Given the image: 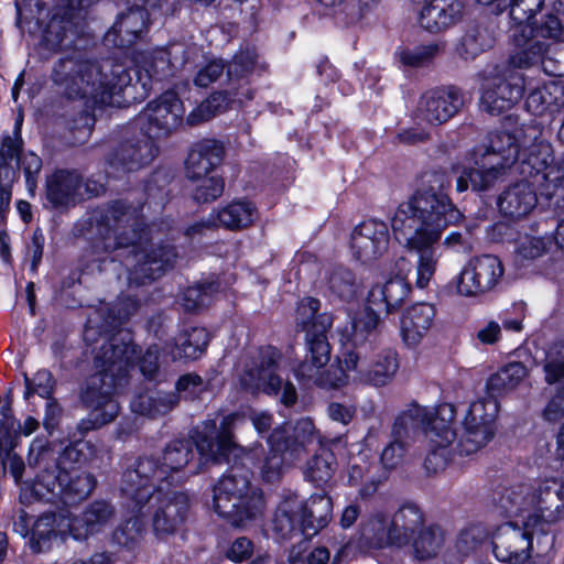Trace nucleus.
Segmentation results:
<instances>
[{"instance_id": "79ce46f5", "label": "nucleus", "mask_w": 564, "mask_h": 564, "mask_svg": "<svg viewBox=\"0 0 564 564\" xmlns=\"http://www.w3.org/2000/svg\"><path fill=\"white\" fill-rule=\"evenodd\" d=\"M283 431L274 430L269 436V453L261 462L259 469L265 481H274L282 474L284 465L292 462L290 452H286L281 444Z\"/></svg>"}, {"instance_id": "423d86ee", "label": "nucleus", "mask_w": 564, "mask_h": 564, "mask_svg": "<svg viewBox=\"0 0 564 564\" xmlns=\"http://www.w3.org/2000/svg\"><path fill=\"white\" fill-rule=\"evenodd\" d=\"M93 219L106 250L132 247L131 257L135 264L129 274L130 283L140 285L153 281L172 265L175 252L166 246L154 249L149 239L152 229L140 228L142 224L137 209L117 202L105 215L94 214Z\"/></svg>"}, {"instance_id": "f8f14e48", "label": "nucleus", "mask_w": 564, "mask_h": 564, "mask_svg": "<svg viewBox=\"0 0 564 564\" xmlns=\"http://www.w3.org/2000/svg\"><path fill=\"white\" fill-rule=\"evenodd\" d=\"M215 512L235 527H247L260 519L264 501L262 492L252 487L248 474L232 467L214 487Z\"/></svg>"}, {"instance_id": "cd10ccee", "label": "nucleus", "mask_w": 564, "mask_h": 564, "mask_svg": "<svg viewBox=\"0 0 564 564\" xmlns=\"http://www.w3.org/2000/svg\"><path fill=\"white\" fill-rule=\"evenodd\" d=\"M462 106L463 97L457 88L433 89L420 98L416 117L431 124H441L454 117Z\"/></svg>"}, {"instance_id": "1a4fd4ad", "label": "nucleus", "mask_w": 564, "mask_h": 564, "mask_svg": "<svg viewBox=\"0 0 564 564\" xmlns=\"http://www.w3.org/2000/svg\"><path fill=\"white\" fill-rule=\"evenodd\" d=\"M184 115L183 101L174 90H166L149 101L135 118V126L148 139L124 144L111 165L118 170L132 172L151 163L156 155L152 140L173 133L182 124Z\"/></svg>"}, {"instance_id": "774afa93", "label": "nucleus", "mask_w": 564, "mask_h": 564, "mask_svg": "<svg viewBox=\"0 0 564 564\" xmlns=\"http://www.w3.org/2000/svg\"><path fill=\"white\" fill-rule=\"evenodd\" d=\"M478 340L484 345H492L501 338V325L496 321H488L477 332Z\"/></svg>"}, {"instance_id": "603ef678", "label": "nucleus", "mask_w": 564, "mask_h": 564, "mask_svg": "<svg viewBox=\"0 0 564 564\" xmlns=\"http://www.w3.org/2000/svg\"><path fill=\"white\" fill-rule=\"evenodd\" d=\"M224 290L225 288H221L218 281L188 288L183 294V305L187 311H194L200 306L207 305L209 303V296L213 293Z\"/></svg>"}, {"instance_id": "20e7f679", "label": "nucleus", "mask_w": 564, "mask_h": 564, "mask_svg": "<svg viewBox=\"0 0 564 564\" xmlns=\"http://www.w3.org/2000/svg\"><path fill=\"white\" fill-rule=\"evenodd\" d=\"M154 469L153 462L138 460L123 473L121 491L128 519L115 533L118 543L133 541L150 520L154 534L164 539L174 534L185 519L187 496L166 486L148 484L149 473Z\"/></svg>"}, {"instance_id": "393cba45", "label": "nucleus", "mask_w": 564, "mask_h": 564, "mask_svg": "<svg viewBox=\"0 0 564 564\" xmlns=\"http://www.w3.org/2000/svg\"><path fill=\"white\" fill-rule=\"evenodd\" d=\"M194 457L193 443L189 440H175L171 442L160 458L142 457L139 460L153 462L155 469L149 473L148 484L169 487L180 481V475Z\"/></svg>"}, {"instance_id": "9d476101", "label": "nucleus", "mask_w": 564, "mask_h": 564, "mask_svg": "<svg viewBox=\"0 0 564 564\" xmlns=\"http://www.w3.org/2000/svg\"><path fill=\"white\" fill-rule=\"evenodd\" d=\"M453 420L454 409L449 404H443L437 410L410 404L395 417L392 437L403 441L422 431L427 443L424 467L429 473H437L451 459V446L455 438L451 427Z\"/></svg>"}, {"instance_id": "6ab92c4d", "label": "nucleus", "mask_w": 564, "mask_h": 564, "mask_svg": "<svg viewBox=\"0 0 564 564\" xmlns=\"http://www.w3.org/2000/svg\"><path fill=\"white\" fill-rule=\"evenodd\" d=\"M344 362L352 370L354 381L373 387L389 384L399 370V358L391 348H359L347 350Z\"/></svg>"}, {"instance_id": "ddd939ff", "label": "nucleus", "mask_w": 564, "mask_h": 564, "mask_svg": "<svg viewBox=\"0 0 564 564\" xmlns=\"http://www.w3.org/2000/svg\"><path fill=\"white\" fill-rule=\"evenodd\" d=\"M332 510V500L326 495H313L306 501L296 495L288 496L275 509L272 531L278 539L315 535L328 523Z\"/></svg>"}, {"instance_id": "ea45409f", "label": "nucleus", "mask_w": 564, "mask_h": 564, "mask_svg": "<svg viewBox=\"0 0 564 564\" xmlns=\"http://www.w3.org/2000/svg\"><path fill=\"white\" fill-rule=\"evenodd\" d=\"M375 310L377 307L369 305L359 311L354 316L350 326L345 329L343 336L355 349L373 347L371 344L367 345V341L376 335L379 325V316Z\"/></svg>"}, {"instance_id": "7c9ffc66", "label": "nucleus", "mask_w": 564, "mask_h": 564, "mask_svg": "<svg viewBox=\"0 0 564 564\" xmlns=\"http://www.w3.org/2000/svg\"><path fill=\"white\" fill-rule=\"evenodd\" d=\"M421 25L437 32L458 22L463 15L464 4L460 0H417Z\"/></svg>"}, {"instance_id": "7ed1b4c3", "label": "nucleus", "mask_w": 564, "mask_h": 564, "mask_svg": "<svg viewBox=\"0 0 564 564\" xmlns=\"http://www.w3.org/2000/svg\"><path fill=\"white\" fill-rule=\"evenodd\" d=\"M462 216L447 195L432 191L417 192L398 206L391 228L395 240L416 253L414 285L417 289H426L436 273L440 254L435 245L442 232Z\"/></svg>"}, {"instance_id": "c756f323", "label": "nucleus", "mask_w": 564, "mask_h": 564, "mask_svg": "<svg viewBox=\"0 0 564 564\" xmlns=\"http://www.w3.org/2000/svg\"><path fill=\"white\" fill-rule=\"evenodd\" d=\"M434 316V306L429 303H416L402 313L400 336L408 348H415L422 343L433 324Z\"/></svg>"}, {"instance_id": "c03bdc74", "label": "nucleus", "mask_w": 564, "mask_h": 564, "mask_svg": "<svg viewBox=\"0 0 564 564\" xmlns=\"http://www.w3.org/2000/svg\"><path fill=\"white\" fill-rule=\"evenodd\" d=\"M3 422L0 423V463L8 466L11 475L19 482L24 470L23 460L17 456L12 451L14 447V440L11 434L13 429V421L10 416V409L2 408Z\"/></svg>"}, {"instance_id": "bf43d9fd", "label": "nucleus", "mask_w": 564, "mask_h": 564, "mask_svg": "<svg viewBox=\"0 0 564 564\" xmlns=\"http://www.w3.org/2000/svg\"><path fill=\"white\" fill-rule=\"evenodd\" d=\"M175 389L178 394V397H176L177 400L180 398L195 399L207 391L208 382L196 373H186L176 381Z\"/></svg>"}, {"instance_id": "0e129e2a", "label": "nucleus", "mask_w": 564, "mask_h": 564, "mask_svg": "<svg viewBox=\"0 0 564 564\" xmlns=\"http://www.w3.org/2000/svg\"><path fill=\"white\" fill-rule=\"evenodd\" d=\"M160 349L156 345L150 346L140 359V370L143 376L153 378L159 369Z\"/></svg>"}, {"instance_id": "338daca9", "label": "nucleus", "mask_w": 564, "mask_h": 564, "mask_svg": "<svg viewBox=\"0 0 564 564\" xmlns=\"http://www.w3.org/2000/svg\"><path fill=\"white\" fill-rule=\"evenodd\" d=\"M252 543L247 538H238L227 551V557L232 562H242L252 554Z\"/></svg>"}, {"instance_id": "4be33fe9", "label": "nucleus", "mask_w": 564, "mask_h": 564, "mask_svg": "<svg viewBox=\"0 0 564 564\" xmlns=\"http://www.w3.org/2000/svg\"><path fill=\"white\" fill-rule=\"evenodd\" d=\"M499 408L498 399L490 394L470 404L464 420V432L457 445L460 454H474L492 440Z\"/></svg>"}, {"instance_id": "4d7b16f0", "label": "nucleus", "mask_w": 564, "mask_h": 564, "mask_svg": "<svg viewBox=\"0 0 564 564\" xmlns=\"http://www.w3.org/2000/svg\"><path fill=\"white\" fill-rule=\"evenodd\" d=\"M553 240L550 237L524 235L517 240L516 251L523 259H534L550 249Z\"/></svg>"}, {"instance_id": "a878e982", "label": "nucleus", "mask_w": 564, "mask_h": 564, "mask_svg": "<svg viewBox=\"0 0 564 564\" xmlns=\"http://www.w3.org/2000/svg\"><path fill=\"white\" fill-rule=\"evenodd\" d=\"M142 7L134 3L121 12L105 35V43L116 47H128L141 37L149 21L148 10L158 7L156 0H142Z\"/></svg>"}, {"instance_id": "13d9d810", "label": "nucleus", "mask_w": 564, "mask_h": 564, "mask_svg": "<svg viewBox=\"0 0 564 564\" xmlns=\"http://www.w3.org/2000/svg\"><path fill=\"white\" fill-rule=\"evenodd\" d=\"M437 52V44H427L414 47L412 50H402L398 53V56L403 65L420 67L432 61Z\"/></svg>"}, {"instance_id": "2eb2a0df", "label": "nucleus", "mask_w": 564, "mask_h": 564, "mask_svg": "<svg viewBox=\"0 0 564 564\" xmlns=\"http://www.w3.org/2000/svg\"><path fill=\"white\" fill-rule=\"evenodd\" d=\"M23 116L18 115L13 130L4 132L0 141V220L11 200V184L18 177V170L22 167L26 188L31 195L36 188V176L42 169L41 159L33 152H23L21 129Z\"/></svg>"}, {"instance_id": "6e6552de", "label": "nucleus", "mask_w": 564, "mask_h": 564, "mask_svg": "<svg viewBox=\"0 0 564 564\" xmlns=\"http://www.w3.org/2000/svg\"><path fill=\"white\" fill-rule=\"evenodd\" d=\"M135 348L128 333H118L105 340L95 356V367L99 373L91 379L83 398L90 406V413L80 423L84 431L101 427L111 422L119 412L118 402L110 395V389L121 386L122 379L132 367Z\"/></svg>"}, {"instance_id": "a18cd8bd", "label": "nucleus", "mask_w": 564, "mask_h": 564, "mask_svg": "<svg viewBox=\"0 0 564 564\" xmlns=\"http://www.w3.org/2000/svg\"><path fill=\"white\" fill-rule=\"evenodd\" d=\"M325 288L340 299H351L357 291L355 275L348 269L334 267L328 269L323 278Z\"/></svg>"}, {"instance_id": "0eeeda50", "label": "nucleus", "mask_w": 564, "mask_h": 564, "mask_svg": "<svg viewBox=\"0 0 564 564\" xmlns=\"http://www.w3.org/2000/svg\"><path fill=\"white\" fill-rule=\"evenodd\" d=\"M52 80L68 99H83L86 104L121 106V97L132 87V76L122 64L99 65L73 57L59 59Z\"/></svg>"}, {"instance_id": "a19ab883", "label": "nucleus", "mask_w": 564, "mask_h": 564, "mask_svg": "<svg viewBox=\"0 0 564 564\" xmlns=\"http://www.w3.org/2000/svg\"><path fill=\"white\" fill-rule=\"evenodd\" d=\"M80 176L75 172L58 171L47 181V198L54 206H66L79 195Z\"/></svg>"}, {"instance_id": "4c0bfd02", "label": "nucleus", "mask_w": 564, "mask_h": 564, "mask_svg": "<svg viewBox=\"0 0 564 564\" xmlns=\"http://www.w3.org/2000/svg\"><path fill=\"white\" fill-rule=\"evenodd\" d=\"M275 430L283 431L281 444L290 452L291 458H296L307 445L321 442L318 432L307 417L299 420L294 426L284 424Z\"/></svg>"}, {"instance_id": "5fc2aeb1", "label": "nucleus", "mask_w": 564, "mask_h": 564, "mask_svg": "<svg viewBox=\"0 0 564 564\" xmlns=\"http://www.w3.org/2000/svg\"><path fill=\"white\" fill-rule=\"evenodd\" d=\"M196 185L193 189V197L196 202L208 203L217 199L224 192V181L216 174L203 176L200 180H193Z\"/></svg>"}, {"instance_id": "6e6d98bb", "label": "nucleus", "mask_w": 564, "mask_h": 564, "mask_svg": "<svg viewBox=\"0 0 564 564\" xmlns=\"http://www.w3.org/2000/svg\"><path fill=\"white\" fill-rule=\"evenodd\" d=\"M322 378L318 379V386L322 388H339L354 381L352 370H349L344 362V356L337 362L330 365L327 370H322Z\"/></svg>"}, {"instance_id": "c9c22d12", "label": "nucleus", "mask_w": 564, "mask_h": 564, "mask_svg": "<svg viewBox=\"0 0 564 564\" xmlns=\"http://www.w3.org/2000/svg\"><path fill=\"white\" fill-rule=\"evenodd\" d=\"M257 216L252 203L243 199L232 200L217 212L210 214L207 225L221 226L229 230H239L252 225Z\"/></svg>"}, {"instance_id": "052dcab7", "label": "nucleus", "mask_w": 564, "mask_h": 564, "mask_svg": "<svg viewBox=\"0 0 564 564\" xmlns=\"http://www.w3.org/2000/svg\"><path fill=\"white\" fill-rule=\"evenodd\" d=\"M53 379L47 370H39L32 379L25 377V398L37 394L41 398L48 399L53 392Z\"/></svg>"}, {"instance_id": "f704fd0d", "label": "nucleus", "mask_w": 564, "mask_h": 564, "mask_svg": "<svg viewBox=\"0 0 564 564\" xmlns=\"http://www.w3.org/2000/svg\"><path fill=\"white\" fill-rule=\"evenodd\" d=\"M252 98V93L248 87L241 86L237 91H218L210 95L199 106L192 110L186 120L188 124L194 126L207 121L215 115L226 110L230 104H241L243 100Z\"/></svg>"}, {"instance_id": "f03ea898", "label": "nucleus", "mask_w": 564, "mask_h": 564, "mask_svg": "<svg viewBox=\"0 0 564 564\" xmlns=\"http://www.w3.org/2000/svg\"><path fill=\"white\" fill-rule=\"evenodd\" d=\"M533 126L517 127L512 132L501 131L491 135L489 145L479 149L475 167L464 171L457 178L456 188L464 192L470 185L474 191H486L502 175L505 169L519 164L525 176L541 177L547 193L564 184V154L557 162L552 145L540 138Z\"/></svg>"}, {"instance_id": "5701e85b", "label": "nucleus", "mask_w": 564, "mask_h": 564, "mask_svg": "<svg viewBox=\"0 0 564 564\" xmlns=\"http://www.w3.org/2000/svg\"><path fill=\"white\" fill-rule=\"evenodd\" d=\"M96 0H63L54 8V13L42 30V45L48 51H57L73 43L77 20Z\"/></svg>"}, {"instance_id": "8fccbe9b", "label": "nucleus", "mask_w": 564, "mask_h": 564, "mask_svg": "<svg viewBox=\"0 0 564 564\" xmlns=\"http://www.w3.org/2000/svg\"><path fill=\"white\" fill-rule=\"evenodd\" d=\"M318 310L319 301L313 297H305L299 304L296 321L302 329L306 333V340L308 337V330L317 333L318 326L322 322L326 324V329L330 326L329 317L325 315H318Z\"/></svg>"}, {"instance_id": "864d4df0", "label": "nucleus", "mask_w": 564, "mask_h": 564, "mask_svg": "<svg viewBox=\"0 0 564 564\" xmlns=\"http://www.w3.org/2000/svg\"><path fill=\"white\" fill-rule=\"evenodd\" d=\"M442 542L443 535L437 528L421 530L413 541L415 556L423 560L434 555Z\"/></svg>"}, {"instance_id": "4468645a", "label": "nucleus", "mask_w": 564, "mask_h": 564, "mask_svg": "<svg viewBox=\"0 0 564 564\" xmlns=\"http://www.w3.org/2000/svg\"><path fill=\"white\" fill-rule=\"evenodd\" d=\"M95 488V478L87 473L68 471L57 466L54 470H44L34 481L20 486V500L28 505L46 501L72 506L85 499Z\"/></svg>"}, {"instance_id": "09e8293b", "label": "nucleus", "mask_w": 564, "mask_h": 564, "mask_svg": "<svg viewBox=\"0 0 564 564\" xmlns=\"http://www.w3.org/2000/svg\"><path fill=\"white\" fill-rule=\"evenodd\" d=\"M264 64L260 61L254 48L247 47L240 50L227 66L228 78L240 80L258 69H262Z\"/></svg>"}, {"instance_id": "680f3d73", "label": "nucleus", "mask_w": 564, "mask_h": 564, "mask_svg": "<svg viewBox=\"0 0 564 564\" xmlns=\"http://www.w3.org/2000/svg\"><path fill=\"white\" fill-rule=\"evenodd\" d=\"M405 451L404 442L393 438L382 451L381 464L386 469L397 468L403 462Z\"/></svg>"}, {"instance_id": "473e14b6", "label": "nucleus", "mask_w": 564, "mask_h": 564, "mask_svg": "<svg viewBox=\"0 0 564 564\" xmlns=\"http://www.w3.org/2000/svg\"><path fill=\"white\" fill-rule=\"evenodd\" d=\"M221 158L223 147L217 141L203 140L196 143L187 156V176L191 180H200L203 176L212 175Z\"/></svg>"}, {"instance_id": "b1692460", "label": "nucleus", "mask_w": 564, "mask_h": 564, "mask_svg": "<svg viewBox=\"0 0 564 564\" xmlns=\"http://www.w3.org/2000/svg\"><path fill=\"white\" fill-rule=\"evenodd\" d=\"M390 246V231L383 220L370 218L358 224L350 234L352 257L364 264L382 259Z\"/></svg>"}, {"instance_id": "c85d7f7f", "label": "nucleus", "mask_w": 564, "mask_h": 564, "mask_svg": "<svg viewBox=\"0 0 564 564\" xmlns=\"http://www.w3.org/2000/svg\"><path fill=\"white\" fill-rule=\"evenodd\" d=\"M308 347L307 359L302 362L295 370V377L299 380L313 381L318 386V379L322 378V369L327 365L330 358V348L326 339V324L321 323L318 332L308 330L306 340Z\"/></svg>"}, {"instance_id": "2f4dec72", "label": "nucleus", "mask_w": 564, "mask_h": 564, "mask_svg": "<svg viewBox=\"0 0 564 564\" xmlns=\"http://www.w3.org/2000/svg\"><path fill=\"white\" fill-rule=\"evenodd\" d=\"M538 198L532 185L522 181L509 186L498 199L501 214L510 218L527 216L536 205Z\"/></svg>"}, {"instance_id": "de8ad7c7", "label": "nucleus", "mask_w": 564, "mask_h": 564, "mask_svg": "<svg viewBox=\"0 0 564 564\" xmlns=\"http://www.w3.org/2000/svg\"><path fill=\"white\" fill-rule=\"evenodd\" d=\"M334 455L325 447L307 462L305 467V477L315 486L326 484L334 473Z\"/></svg>"}, {"instance_id": "39448f33", "label": "nucleus", "mask_w": 564, "mask_h": 564, "mask_svg": "<svg viewBox=\"0 0 564 564\" xmlns=\"http://www.w3.org/2000/svg\"><path fill=\"white\" fill-rule=\"evenodd\" d=\"M495 0L491 2L494 3ZM497 9L510 8L513 24L510 29L513 51L510 62L518 67H528L542 62L544 69L553 75L564 72V26L554 14H547L534 24L533 15L541 10L544 0H496Z\"/></svg>"}, {"instance_id": "f3484780", "label": "nucleus", "mask_w": 564, "mask_h": 564, "mask_svg": "<svg viewBox=\"0 0 564 564\" xmlns=\"http://www.w3.org/2000/svg\"><path fill=\"white\" fill-rule=\"evenodd\" d=\"M195 52V47L172 43L167 47L137 53L132 63L135 84L142 89L141 96L148 94L153 82L173 76L183 68Z\"/></svg>"}, {"instance_id": "e2e57ef3", "label": "nucleus", "mask_w": 564, "mask_h": 564, "mask_svg": "<svg viewBox=\"0 0 564 564\" xmlns=\"http://www.w3.org/2000/svg\"><path fill=\"white\" fill-rule=\"evenodd\" d=\"M225 68L221 59H213L203 66L195 76L194 83L198 87H207L214 83Z\"/></svg>"}, {"instance_id": "f257e3e1", "label": "nucleus", "mask_w": 564, "mask_h": 564, "mask_svg": "<svg viewBox=\"0 0 564 564\" xmlns=\"http://www.w3.org/2000/svg\"><path fill=\"white\" fill-rule=\"evenodd\" d=\"M563 507L564 485L556 480L505 488L497 500V508L510 521L501 524L494 534L497 560L521 564L534 550L538 555L544 554L554 542L547 534V527L560 519Z\"/></svg>"}, {"instance_id": "412c9836", "label": "nucleus", "mask_w": 564, "mask_h": 564, "mask_svg": "<svg viewBox=\"0 0 564 564\" xmlns=\"http://www.w3.org/2000/svg\"><path fill=\"white\" fill-rule=\"evenodd\" d=\"M503 274L505 268L498 257L482 254L469 259L452 283L457 295L475 299L495 290Z\"/></svg>"}, {"instance_id": "3c124183", "label": "nucleus", "mask_w": 564, "mask_h": 564, "mask_svg": "<svg viewBox=\"0 0 564 564\" xmlns=\"http://www.w3.org/2000/svg\"><path fill=\"white\" fill-rule=\"evenodd\" d=\"M494 39L486 29H476L467 32L459 44L458 54L465 58H475L478 54L491 47Z\"/></svg>"}, {"instance_id": "a211bd4d", "label": "nucleus", "mask_w": 564, "mask_h": 564, "mask_svg": "<svg viewBox=\"0 0 564 564\" xmlns=\"http://www.w3.org/2000/svg\"><path fill=\"white\" fill-rule=\"evenodd\" d=\"M521 67L510 62L485 70L481 83L480 106L490 113H500L522 98L524 80L518 70Z\"/></svg>"}, {"instance_id": "37998d69", "label": "nucleus", "mask_w": 564, "mask_h": 564, "mask_svg": "<svg viewBox=\"0 0 564 564\" xmlns=\"http://www.w3.org/2000/svg\"><path fill=\"white\" fill-rule=\"evenodd\" d=\"M177 404V398L171 392L147 391L131 402V410L140 415L156 417L165 415Z\"/></svg>"}, {"instance_id": "dca6fc26", "label": "nucleus", "mask_w": 564, "mask_h": 564, "mask_svg": "<svg viewBox=\"0 0 564 564\" xmlns=\"http://www.w3.org/2000/svg\"><path fill=\"white\" fill-rule=\"evenodd\" d=\"M280 354L273 347L261 348L250 357L239 373V383L243 390L251 394L263 392L268 395H278L282 390L281 402L292 405L297 400L293 383L281 379Z\"/></svg>"}, {"instance_id": "9b49d317", "label": "nucleus", "mask_w": 564, "mask_h": 564, "mask_svg": "<svg viewBox=\"0 0 564 564\" xmlns=\"http://www.w3.org/2000/svg\"><path fill=\"white\" fill-rule=\"evenodd\" d=\"M113 516L112 507L106 501H96L80 514L46 513L40 517L32 529V547L42 552L51 547L53 541L64 540L70 535L75 540H84L100 532Z\"/></svg>"}, {"instance_id": "69168bd1", "label": "nucleus", "mask_w": 564, "mask_h": 564, "mask_svg": "<svg viewBox=\"0 0 564 564\" xmlns=\"http://www.w3.org/2000/svg\"><path fill=\"white\" fill-rule=\"evenodd\" d=\"M543 416L549 422H557L564 416V387L549 401Z\"/></svg>"}, {"instance_id": "49530a36", "label": "nucleus", "mask_w": 564, "mask_h": 564, "mask_svg": "<svg viewBox=\"0 0 564 564\" xmlns=\"http://www.w3.org/2000/svg\"><path fill=\"white\" fill-rule=\"evenodd\" d=\"M562 87L555 82H550L541 87L535 88L527 98V107L534 115H541L553 107L560 106V96Z\"/></svg>"}, {"instance_id": "58836bf2", "label": "nucleus", "mask_w": 564, "mask_h": 564, "mask_svg": "<svg viewBox=\"0 0 564 564\" xmlns=\"http://www.w3.org/2000/svg\"><path fill=\"white\" fill-rule=\"evenodd\" d=\"M528 376L529 370L523 364L508 362L488 378L486 392L498 399L517 389Z\"/></svg>"}, {"instance_id": "72a5a7b5", "label": "nucleus", "mask_w": 564, "mask_h": 564, "mask_svg": "<svg viewBox=\"0 0 564 564\" xmlns=\"http://www.w3.org/2000/svg\"><path fill=\"white\" fill-rule=\"evenodd\" d=\"M410 290V284L405 278L398 275L384 283L373 285L368 294V303L377 307L378 311H384L389 314L404 302Z\"/></svg>"}, {"instance_id": "e433bc0d", "label": "nucleus", "mask_w": 564, "mask_h": 564, "mask_svg": "<svg viewBox=\"0 0 564 564\" xmlns=\"http://www.w3.org/2000/svg\"><path fill=\"white\" fill-rule=\"evenodd\" d=\"M208 341L209 334L205 328L193 327L181 333L174 344L164 349L172 360L197 359L206 349Z\"/></svg>"}, {"instance_id": "bb28decb", "label": "nucleus", "mask_w": 564, "mask_h": 564, "mask_svg": "<svg viewBox=\"0 0 564 564\" xmlns=\"http://www.w3.org/2000/svg\"><path fill=\"white\" fill-rule=\"evenodd\" d=\"M243 416L238 413H231L224 416L217 425V422L209 421L205 424L204 431L196 441L198 452L206 459L218 460L227 458L229 453L235 449L231 429L237 426Z\"/></svg>"}, {"instance_id": "aec40b11", "label": "nucleus", "mask_w": 564, "mask_h": 564, "mask_svg": "<svg viewBox=\"0 0 564 564\" xmlns=\"http://www.w3.org/2000/svg\"><path fill=\"white\" fill-rule=\"evenodd\" d=\"M422 513L415 506L402 507L391 521L384 516L370 519L361 530V536L373 547L403 545L422 527Z\"/></svg>"}]
</instances>
